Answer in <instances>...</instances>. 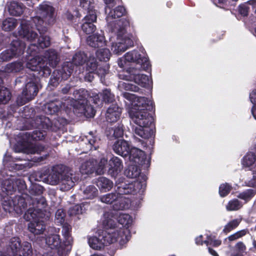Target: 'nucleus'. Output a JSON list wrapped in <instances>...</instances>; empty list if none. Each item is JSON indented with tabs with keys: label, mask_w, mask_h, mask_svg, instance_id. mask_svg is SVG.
Masks as SVG:
<instances>
[{
	"label": "nucleus",
	"mask_w": 256,
	"mask_h": 256,
	"mask_svg": "<svg viewBox=\"0 0 256 256\" xmlns=\"http://www.w3.org/2000/svg\"><path fill=\"white\" fill-rule=\"evenodd\" d=\"M65 213L63 209H58L56 212L55 221L56 222L60 224H62L64 222Z\"/></svg>",
	"instance_id": "nucleus-48"
},
{
	"label": "nucleus",
	"mask_w": 256,
	"mask_h": 256,
	"mask_svg": "<svg viewBox=\"0 0 256 256\" xmlns=\"http://www.w3.org/2000/svg\"><path fill=\"white\" fill-rule=\"evenodd\" d=\"M111 216L110 214L105 215V220H102V224L104 230H98V237L90 236L88 238V244L94 250H100L104 246L109 244L118 242L121 246H123L128 242L129 236V232L125 230L120 232L112 228L114 226V221L108 219Z\"/></svg>",
	"instance_id": "nucleus-3"
},
{
	"label": "nucleus",
	"mask_w": 256,
	"mask_h": 256,
	"mask_svg": "<svg viewBox=\"0 0 256 256\" xmlns=\"http://www.w3.org/2000/svg\"><path fill=\"white\" fill-rule=\"evenodd\" d=\"M123 134L122 126L120 124L114 128H112L110 131V134H112V136L115 138L122 137L123 136Z\"/></svg>",
	"instance_id": "nucleus-51"
},
{
	"label": "nucleus",
	"mask_w": 256,
	"mask_h": 256,
	"mask_svg": "<svg viewBox=\"0 0 256 256\" xmlns=\"http://www.w3.org/2000/svg\"><path fill=\"white\" fill-rule=\"evenodd\" d=\"M138 164L130 162L128 168L124 172L125 175L130 178H137L136 180L128 182V184H134L136 182L144 183L146 186L145 181L146 180V176L143 175H140V170L138 168Z\"/></svg>",
	"instance_id": "nucleus-21"
},
{
	"label": "nucleus",
	"mask_w": 256,
	"mask_h": 256,
	"mask_svg": "<svg viewBox=\"0 0 256 256\" xmlns=\"http://www.w3.org/2000/svg\"><path fill=\"white\" fill-rule=\"evenodd\" d=\"M92 73L88 72V74H87L85 76V80H88V82H92L94 78V76L92 74Z\"/></svg>",
	"instance_id": "nucleus-63"
},
{
	"label": "nucleus",
	"mask_w": 256,
	"mask_h": 256,
	"mask_svg": "<svg viewBox=\"0 0 256 256\" xmlns=\"http://www.w3.org/2000/svg\"><path fill=\"white\" fill-rule=\"evenodd\" d=\"M72 176L73 171L70 168L64 165H56L52 168L46 182L52 186L58 185L61 190L66 191L73 187L76 180Z\"/></svg>",
	"instance_id": "nucleus-5"
},
{
	"label": "nucleus",
	"mask_w": 256,
	"mask_h": 256,
	"mask_svg": "<svg viewBox=\"0 0 256 256\" xmlns=\"http://www.w3.org/2000/svg\"><path fill=\"white\" fill-rule=\"evenodd\" d=\"M204 244H206L207 246H212L218 247L221 244L222 242L219 240L216 239L214 236H207V239L204 241Z\"/></svg>",
	"instance_id": "nucleus-45"
},
{
	"label": "nucleus",
	"mask_w": 256,
	"mask_h": 256,
	"mask_svg": "<svg viewBox=\"0 0 256 256\" xmlns=\"http://www.w3.org/2000/svg\"><path fill=\"white\" fill-rule=\"evenodd\" d=\"M130 150V146L128 142L124 140H117L113 146L114 151L116 154L122 156H128Z\"/></svg>",
	"instance_id": "nucleus-26"
},
{
	"label": "nucleus",
	"mask_w": 256,
	"mask_h": 256,
	"mask_svg": "<svg viewBox=\"0 0 256 256\" xmlns=\"http://www.w3.org/2000/svg\"><path fill=\"white\" fill-rule=\"evenodd\" d=\"M82 193L84 198L92 199L98 196V190L94 186H88L84 189Z\"/></svg>",
	"instance_id": "nucleus-34"
},
{
	"label": "nucleus",
	"mask_w": 256,
	"mask_h": 256,
	"mask_svg": "<svg viewBox=\"0 0 256 256\" xmlns=\"http://www.w3.org/2000/svg\"><path fill=\"white\" fill-rule=\"evenodd\" d=\"M96 184L101 192H106L110 191L112 188L114 183L110 179L104 176H101L97 179Z\"/></svg>",
	"instance_id": "nucleus-28"
},
{
	"label": "nucleus",
	"mask_w": 256,
	"mask_h": 256,
	"mask_svg": "<svg viewBox=\"0 0 256 256\" xmlns=\"http://www.w3.org/2000/svg\"><path fill=\"white\" fill-rule=\"evenodd\" d=\"M248 232V229H244L239 231H238L234 233L238 239H239L244 236H246Z\"/></svg>",
	"instance_id": "nucleus-58"
},
{
	"label": "nucleus",
	"mask_w": 256,
	"mask_h": 256,
	"mask_svg": "<svg viewBox=\"0 0 256 256\" xmlns=\"http://www.w3.org/2000/svg\"><path fill=\"white\" fill-rule=\"evenodd\" d=\"M208 250L209 253L212 256H219L218 252L210 246H208Z\"/></svg>",
	"instance_id": "nucleus-62"
},
{
	"label": "nucleus",
	"mask_w": 256,
	"mask_h": 256,
	"mask_svg": "<svg viewBox=\"0 0 256 256\" xmlns=\"http://www.w3.org/2000/svg\"><path fill=\"white\" fill-rule=\"evenodd\" d=\"M232 190V186L228 183L222 184L219 187V194L220 196H227Z\"/></svg>",
	"instance_id": "nucleus-47"
},
{
	"label": "nucleus",
	"mask_w": 256,
	"mask_h": 256,
	"mask_svg": "<svg viewBox=\"0 0 256 256\" xmlns=\"http://www.w3.org/2000/svg\"><path fill=\"white\" fill-rule=\"evenodd\" d=\"M8 9L10 14L17 16L22 13L24 6L21 4L16 2H12L8 5Z\"/></svg>",
	"instance_id": "nucleus-32"
},
{
	"label": "nucleus",
	"mask_w": 256,
	"mask_h": 256,
	"mask_svg": "<svg viewBox=\"0 0 256 256\" xmlns=\"http://www.w3.org/2000/svg\"><path fill=\"white\" fill-rule=\"evenodd\" d=\"M238 10L240 13L244 16H246L248 14V8L246 4L240 5Z\"/></svg>",
	"instance_id": "nucleus-57"
},
{
	"label": "nucleus",
	"mask_w": 256,
	"mask_h": 256,
	"mask_svg": "<svg viewBox=\"0 0 256 256\" xmlns=\"http://www.w3.org/2000/svg\"><path fill=\"white\" fill-rule=\"evenodd\" d=\"M128 156L130 163L142 166L146 164V166L150 164V160L146 158L144 152L136 148H132Z\"/></svg>",
	"instance_id": "nucleus-20"
},
{
	"label": "nucleus",
	"mask_w": 256,
	"mask_h": 256,
	"mask_svg": "<svg viewBox=\"0 0 256 256\" xmlns=\"http://www.w3.org/2000/svg\"><path fill=\"white\" fill-rule=\"evenodd\" d=\"M68 212L70 216L78 214L82 212V208L80 205L76 204L70 207Z\"/></svg>",
	"instance_id": "nucleus-53"
},
{
	"label": "nucleus",
	"mask_w": 256,
	"mask_h": 256,
	"mask_svg": "<svg viewBox=\"0 0 256 256\" xmlns=\"http://www.w3.org/2000/svg\"><path fill=\"white\" fill-rule=\"evenodd\" d=\"M88 44L92 47H101L106 45V40L103 34H95L89 36L87 38Z\"/></svg>",
	"instance_id": "nucleus-27"
},
{
	"label": "nucleus",
	"mask_w": 256,
	"mask_h": 256,
	"mask_svg": "<svg viewBox=\"0 0 256 256\" xmlns=\"http://www.w3.org/2000/svg\"><path fill=\"white\" fill-rule=\"evenodd\" d=\"M252 152H248L243 158L242 164L244 168L252 170H256V144L254 146Z\"/></svg>",
	"instance_id": "nucleus-23"
},
{
	"label": "nucleus",
	"mask_w": 256,
	"mask_h": 256,
	"mask_svg": "<svg viewBox=\"0 0 256 256\" xmlns=\"http://www.w3.org/2000/svg\"><path fill=\"white\" fill-rule=\"evenodd\" d=\"M111 54L108 48H100L96 52V56L100 61L107 62Z\"/></svg>",
	"instance_id": "nucleus-37"
},
{
	"label": "nucleus",
	"mask_w": 256,
	"mask_h": 256,
	"mask_svg": "<svg viewBox=\"0 0 256 256\" xmlns=\"http://www.w3.org/2000/svg\"><path fill=\"white\" fill-rule=\"evenodd\" d=\"M106 15V20L109 30L116 36V41L111 46L112 52L116 54H120L133 46L132 36L126 33V28L130 25L129 21L125 18L118 19L122 16L126 10L122 6H118L112 9L116 4L115 0H103Z\"/></svg>",
	"instance_id": "nucleus-1"
},
{
	"label": "nucleus",
	"mask_w": 256,
	"mask_h": 256,
	"mask_svg": "<svg viewBox=\"0 0 256 256\" xmlns=\"http://www.w3.org/2000/svg\"><path fill=\"white\" fill-rule=\"evenodd\" d=\"M60 76H56V78L54 77V79L51 78L50 82L54 86L56 85L58 83V81L60 80Z\"/></svg>",
	"instance_id": "nucleus-61"
},
{
	"label": "nucleus",
	"mask_w": 256,
	"mask_h": 256,
	"mask_svg": "<svg viewBox=\"0 0 256 256\" xmlns=\"http://www.w3.org/2000/svg\"><path fill=\"white\" fill-rule=\"evenodd\" d=\"M92 132H90V136H86L87 140L91 146H92L94 145L96 141V138H95L92 137V138H90V136H92Z\"/></svg>",
	"instance_id": "nucleus-59"
},
{
	"label": "nucleus",
	"mask_w": 256,
	"mask_h": 256,
	"mask_svg": "<svg viewBox=\"0 0 256 256\" xmlns=\"http://www.w3.org/2000/svg\"><path fill=\"white\" fill-rule=\"evenodd\" d=\"M122 108L117 104L111 105L107 110L106 113V118L109 122H115L120 118L122 114Z\"/></svg>",
	"instance_id": "nucleus-25"
},
{
	"label": "nucleus",
	"mask_w": 256,
	"mask_h": 256,
	"mask_svg": "<svg viewBox=\"0 0 256 256\" xmlns=\"http://www.w3.org/2000/svg\"><path fill=\"white\" fill-rule=\"evenodd\" d=\"M70 227L68 224L62 226V234L64 238L62 243L58 234H52L44 239L46 244L52 249H56L59 256H68L70 252L73 238L71 236Z\"/></svg>",
	"instance_id": "nucleus-9"
},
{
	"label": "nucleus",
	"mask_w": 256,
	"mask_h": 256,
	"mask_svg": "<svg viewBox=\"0 0 256 256\" xmlns=\"http://www.w3.org/2000/svg\"><path fill=\"white\" fill-rule=\"evenodd\" d=\"M108 68L109 66L107 64H105L103 68H98L96 70V73L99 76L102 77L108 73Z\"/></svg>",
	"instance_id": "nucleus-55"
},
{
	"label": "nucleus",
	"mask_w": 256,
	"mask_h": 256,
	"mask_svg": "<svg viewBox=\"0 0 256 256\" xmlns=\"http://www.w3.org/2000/svg\"><path fill=\"white\" fill-rule=\"evenodd\" d=\"M44 149V147L38 143L28 142L24 148V152L28 154H39Z\"/></svg>",
	"instance_id": "nucleus-30"
},
{
	"label": "nucleus",
	"mask_w": 256,
	"mask_h": 256,
	"mask_svg": "<svg viewBox=\"0 0 256 256\" xmlns=\"http://www.w3.org/2000/svg\"><path fill=\"white\" fill-rule=\"evenodd\" d=\"M145 188L144 183L136 182L132 184H122L117 187L118 196L115 201L113 208L115 210L128 209L132 202L130 199L123 196L124 194H132L137 196L138 200L142 198V194Z\"/></svg>",
	"instance_id": "nucleus-6"
},
{
	"label": "nucleus",
	"mask_w": 256,
	"mask_h": 256,
	"mask_svg": "<svg viewBox=\"0 0 256 256\" xmlns=\"http://www.w3.org/2000/svg\"><path fill=\"white\" fill-rule=\"evenodd\" d=\"M86 58V55L84 52H80L76 54L73 57L72 62L64 63L61 74V78L62 80H66L71 75L74 68H76L78 66L83 64Z\"/></svg>",
	"instance_id": "nucleus-16"
},
{
	"label": "nucleus",
	"mask_w": 256,
	"mask_h": 256,
	"mask_svg": "<svg viewBox=\"0 0 256 256\" xmlns=\"http://www.w3.org/2000/svg\"><path fill=\"white\" fill-rule=\"evenodd\" d=\"M118 195V192L116 190V193H109L102 196L100 198V200L103 203L110 204L113 202H115Z\"/></svg>",
	"instance_id": "nucleus-41"
},
{
	"label": "nucleus",
	"mask_w": 256,
	"mask_h": 256,
	"mask_svg": "<svg viewBox=\"0 0 256 256\" xmlns=\"http://www.w3.org/2000/svg\"><path fill=\"white\" fill-rule=\"evenodd\" d=\"M202 235H200L196 237L195 240L196 244H200V245L202 244L203 243H204V242L202 241Z\"/></svg>",
	"instance_id": "nucleus-60"
},
{
	"label": "nucleus",
	"mask_w": 256,
	"mask_h": 256,
	"mask_svg": "<svg viewBox=\"0 0 256 256\" xmlns=\"http://www.w3.org/2000/svg\"><path fill=\"white\" fill-rule=\"evenodd\" d=\"M24 135L28 138V141L29 142L32 140H42L44 138L46 134L44 132L36 130L34 131L31 134L29 133L26 132Z\"/></svg>",
	"instance_id": "nucleus-38"
},
{
	"label": "nucleus",
	"mask_w": 256,
	"mask_h": 256,
	"mask_svg": "<svg viewBox=\"0 0 256 256\" xmlns=\"http://www.w3.org/2000/svg\"><path fill=\"white\" fill-rule=\"evenodd\" d=\"M86 70L90 73H92L97 70L98 63L94 57H90L86 62Z\"/></svg>",
	"instance_id": "nucleus-42"
},
{
	"label": "nucleus",
	"mask_w": 256,
	"mask_h": 256,
	"mask_svg": "<svg viewBox=\"0 0 256 256\" xmlns=\"http://www.w3.org/2000/svg\"><path fill=\"white\" fill-rule=\"evenodd\" d=\"M110 214L111 216L108 219L110 220H112L114 221V226L112 228L116 230L117 232H122L125 230H128L129 232V236L128 242L130 238V232L128 228L130 226L132 223V218L128 214L123 213H118L116 212H106L104 215V219L105 220V215Z\"/></svg>",
	"instance_id": "nucleus-14"
},
{
	"label": "nucleus",
	"mask_w": 256,
	"mask_h": 256,
	"mask_svg": "<svg viewBox=\"0 0 256 256\" xmlns=\"http://www.w3.org/2000/svg\"><path fill=\"white\" fill-rule=\"evenodd\" d=\"M108 172L112 177H116L123 168L122 160L116 156H112L108 162Z\"/></svg>",
	"instance_id": "nucleus-24"
},
{
	"label": "nucleus",
	"mask_w": 256,
	"mask_h": 256,
	"mask_svg": "<svg viewBox=\"0 0 256 256\" xmlns=\"http://www.w3.org/2000/svg\"><path fill=\"white\" fill-rule=\"evenodd\" d=\"M235 248L238 252H244L246 248V245L242 242H239L235 245Z\"/></svg>",
	"instance_id": "nucleus-56"
},
{
	"label": "nucleus",
	"mask_w": 256,
	"mask_h": 256,
	"mask_svg": "<svg viewBox=\"0 0 256 256\" xmlns=\"http://www.w3.org/2000/svg\"><path fill=\"white\" fill-rule=\"evenodd\" d=\"M54 8L47 2H43L39 6L37 12V16L33 18V22L35 24L39 32L40 36L38 38V34L35 32L32 27H30L28 22L22 20L21 21L20 26L18 31L20 36L24 38L26 40L30 42H36L32 44L28 48L30 50L32 47L38 46L43 48L48 46L50 45V38L48 36L42 34L44 31H46V24H52L54 20Z\"/></svg>",
	"instance_id": "nucleus-2"
},
{
	"label": "nucleus",
	"mask_w": 256,
	"mask_h": 256,
	"mask_svg": "<svg viewBox=\"0 0 256 256\" xmlns=\"http://www.w3.org/2000/svg\"><path fill=\"white\" fill-rule=\"evenodd\" d=\"M227 239L230 241V242H232V241H234V240H238L236 236H235V234H231L228 237Z\"/></svg>",
	"instance_id": "nucleus-64"
},
{
	"label": "nucleus",
	"mask_w": 256,
	"mask_h": 256,
	"mask_svg": "<svg viewBox=\"0 0 256 256\" xmlns=\"http://www.w3.org/2000/svg\"><path fill=\"white\" fill-rule=\"evenodd\" d=\"M107 163V160L104 158H102L97 164V162L95 164L96 172L98 174H103L106 171V164Z\"/></svg>",
	"instance_id": "nucleus-43"
},
{
	"label": "nucleus",
	"mask_w": 256,
	"mask_h": 256,
	"mask_svg": "<svg viewBox=\"0 0 256 256\" xmlns=\"http://www.w3.org/2000/svg\"><path fill=\"white\" fill-rule=\"evenodd\" d=\"M38 208H30L24 214V218L30 221L28 225L29 231L34 235H38L42 234L46 229V226L43 220L44 214L40 208V204L42 207L46 205V201L42 198L37 202Z\"/></svg>",
	"instance_id": "nucleus-11"
},
{
	"label": "nucleus",
	"mask_w": 256,
	"mask_h": 256,
	"mask_svg": "<svg viewBox=\"0 0 256 256\" xmlns=\"http://www.w3.org/2000/svg\"><path fill=\"white\" fill-rule=\"evenodd\" d=\"M80 6L84 9L87 10L88 14L94 11V0H80Z\"/></svg>",
	"instance_id": "nucleus-46"
},
{
	"label": "nucleus",
	"mask_w": 256,
	"mask_h": 256,
	"mask_svg": "<svg viewBox=\"0 0 256 256\" xmlns=\"http://www.w3.org/2000/svg\"><path fill=\"white\" fill-rule=\"evenodd\" d=\"M103 100L106 102H112L114 100V95L111 93L108 89H106L103 90L102 94Z\"/></svg>",
	"instance_id": "nucleus-50"
},
{
	"label": "nucleus",
	"mask_w": 256,
	"mask_h": 256,
	"mask_svg": "<svg viewBox=\"0 0 256 256\" xmlns=\"http://www.w3.org/2000/svg\"><path fill=\"white\" fill-rule=\"evenodd\" d=\"M118 66L126 71L129 68L146 70L150 66V62L143 49L126 52L118 60Z\"/></svg>",
	"instance_id": "nucleus-10"
},
{
	"label": "nucleus",
	"mask_w": 256,
	"mask_h": 256,
	"mask_svg": "<svg viewBox=\"0 0 256 256\" xmlns=\"http://www.w3.org/2000/svg\"><path fill=\"white\" fill-rule=\"evenodd\" d=\"M74 98L76 104L74 107L78 112L84 114L87 118L93 117L95 114V110L93 107L88 104V102L93 101L95 104L100 102L98 94L96 92L88 93L87 90L80 89L74 92Z\"/></svg>",
	"instance_id": "nucleus-8"
},
{
	"label": "nucleus",
	"mask_w": 256,
	"mask_h": 256,
	"mask_svg": "<svg viewBox=\"0 0 256 256\" xmlns=\"http://www.w3.org/2000/svg\"><path fill=\"white\" fill-rule=\"evenodd\" d=\"M242 221V218H238L234 219L230 221L225 226L223 229V232L224 233H228L232 230L236 228Z\"/></svg>",
	"instance_id": "nucleus-39"
},
{
	"label": "nucleus",
	"mask_w": 256,
	"mask_h": 256,
	"mask_svg": "<svg viewBox=\"0 0 256 256\" xmlns=\"http://www.w3.org/2000/svg\"><path fill=\"white\" fill-rule=\"evenodd\" d=\"M59 62L56 52L54 50H48L45 52L44 58L39 56L29 60L26 66V68L32 71L46 70L50 74V70L47 65L52 68H55Z\"/></svg>",
	"instance_id": "nucleus-13"
},
{
	"label": "nucleus",
	"mask_w": 256,
	"mask_h": 256,
	"mask_svg": "<svg viewBox=\"0 0 256 256\" xmlns=\"http://www.w3.org/2000/svg\"><path fill=\"white\" fill-rule=\"evenodd\" d=\"M26 44L18 39L13 40L10 48L2 52L0 54V58L3 61H8L15 56L23 54Z\"/></svg>",
	"instance_id": "nucleus-17"
},
{
	"label": "nucleus",
	"mask_w": 256,
	"mask_h": 256,
	"mask_svg": "<svg viewBox=\"0 0 256 256\" xmlns=\"http://www.w3.org/2000/svg\"><path fill=\"white\" fill-rule=\"evenodd\" d=\"M18 22L14 18H8L2 22V28L5 31H10L14 29Z\"/></svg>",
	"instance_id": "nucleus-35"
},
{
	"label": "nucleus",
	"mask_w": 256,
	"mask_h": 256,
	"mask_svg": "<svg viewBox=\"0 0 256 256\" xmlns=\"http://www.w3.org/2000/svg\"><path fill=\"white\" fill-rule=\"evenodd\" d=\"M123 97L127 100L126 103L131 105L132 108L130 110L142 111L146 110L152 107V102L149 98L145 97H138L135 94L124 92Z\"/></svg>",
	"instance_id": "nucleus-15"
},
{
	"label": "nucleus",
	"mask_w": 256,
	"mask_h": 256,
	"mask_svg": "<svg viewBox=\"0 0 256 256\" xmlns=\"http://www.w3.org/2000/svg\"><path fill=\"white\" fill-rule=\"evenodd\" d=\"M23 68V63L18 61L7 64L5 68V71L8 73L16 72L20 71Z\"/></svg>",
	"instance_id": "nucleus-36"
},
{
	"label": "nucleus",
	"mask_w": 256,
	"mask_h": 256,
	"mask_svg": "<svg viewBox=\"0 0 256 256\" xmlns=\"http://www.w3.org/2000/svg\"><path fill=\"white\" fill-rule=\"evenodd\" d=\"M2 79L0 78V104H5L10 99L11 94L9 90L3 86Z\"/></svg>",
	"instance_id": "nucleus-31"
},
{
	"label": "nucleus",
	"mask_w": 256,
	"mask_h": 256,
	"mask_svg": "<svg viewBox=\"0 0 256 256\" xmlns=\"http://www.w3.org/2000/svg\"><path fill=\"white\" fill-rule=\"evenodd\" d=\"M252 174V178L246 183V186L256 189V170H253Z\"/></svg>",
	"instance_id": "nucleus-54"
},
{
	"label": "nucleus",
	"mask_w": 256,
	"mask_h": 256,
	"mask_svg": "<svg viewBox=\"0 0 256 256\" xmlns=\"http://www.w3.org/2000/svg\"><path fill=\"white\" fill-rule=\"evenodd\" d=\"M38 89L36 84L33 82H28L26 85L20 96L17 98V103L20 106L24 104L26 102L32 100L36 95Z\"/></svg>",
	"instance_id": "nucleus-19"
},
{
	"label": "nucleus",
	"mask_w": 256,
	"mask_h": 256,
	"mask_svg": "<svg viewBox=\"0 0 256 256\" xmlns=\"http://www.w3.org/2000/svg\"><path fill=\"white\" fill-rule=\"evenodd\" d=\"M256 195V189L248 188L240 192L237 198L248 202Z\"/></svg>",
	"instance_id": "nucleus-33"
},
{
	"label": "nucleus",
	"mask_w": 256,
	"mask_h": 256,
	"mask_svg": "<svg viewBox=\"0 0 256 256\" xmlns=\"http://www.w3.org/2000/svg\"><path fill=\"white\" fill-rule=\"evenodd\" d=\"M48 110V112L52 114L59 110L60 109V103L58 102H51L47 104L46 106Z\"/></svg>",
	"instance_id": "nucleus-49"
},
{
	"label": "nucleus",
	"mask_w": 256,
	"mask_h": 256,
	"mask_svg": "<svg viewBox=\"0 0 256 256\" xmlns=\"http://www.w3.org/2000/svg\"><path fill=\"white\" fill-rule=\"evenodd\" d=\"M26 188L24 182L21 178H18L14 176H10L4 180L2 184V189L8 196L12 194V192L18 190H22ZM2 205L4 210L9 212L14 211L17 214H22L26 210V202L24 198L16 196L12 199L8 196L4 197L2 200Z\"/></svg>",
	"instance_id": "nucleus-4"
},
{
	"label": "nucleus",
	"mask_w": 256,
	"mask_h": 256,
	"mask_svg": "<svg viewBox=\"0 0 256 256\" xmlns=\"http://www.w3.org/2000/svg\"><path fill=\"white\" fill-rule=\"evenodd\" d=\"M129 114L132 122L137 125L134 128L135 134L144 138L152 136L154 132L148 127L152 122V118L148 111L130 110Z\"/></svg>",
	"instance_id": "nucleus-12"
},
{
	"label": "nucleus",
	"mask_w": 256,
	"mask_h": 256,
	"mask_svg": "<svg viewBox=\"0 0 256 256\" xmlns=\"http://www.w3.org/2000/svg\"><path fill=\"white\" fill-rule=\"evenodd\" d=\"M249 98L250 102L253 104L251 110L252 114L256 120V89L250 94Z\"/></svg>",
	"instance_id": "nucleus-44"
},
{
	"label": "nucleus",
	"mask_w": 256,
	"mask_h": 256,
	"mask_svg": "<svg viewBox=\"0 0 256 256\" xmlns=\"http://www.w3.org/2000/svg\"><path fill=\"white\" fill-rule=\"evenodd\" d=\"M96 20V14L95 11H92L84 18V23L82 26V31L86 34L94 32L96 29V26L93 24Z\"/></svg>",
	"instance_id": "nucleus-22"
},
{
	"label": "nucleus",
	"mask_w": 256,
	"mask_h": 256,
	"mask_svg": "<svg viewBox=\"0 0 256 256\" xmlns=\"http://www.w3.org/2000/svg\"><path fill=\"white\" fill-rule=\"evenodd\" d=\"M140 70H134L133 68H129L126 71L118 74L120 78L126 80V82H119L118 88L120 91L130 90L134 92H138L139 88L128 81L134 80L136 84L142 87L146 88L151 84L150 78L143 74H140Z\"/></svg>",
	"instance_id": "nucleus-7"
},
{
	"label": "nucleus",
	"mask_w": 256,
	"mask_h": 256,
	"mask_svg": "<svg viewBox=\"0 0 256 256\" xmlns=\"http://www.w3.org/2000/svg\"><path fill=\"white\" fill-rule=\"evenodd\" d=\"M10 246L13 253L16 254L15 256H28L32 253V247L28 242H24L21 246L18 238L11 239Z\"/></svg>",
	"instance_id": "nucleus-18"
},
{
	"label": "nucleus",
	"mask_w": 256,
	"mask_h": 256,
	"mask_svg": "<svg viewBox=\"0 0 256 256\" xmlns=\"http://www.w3.org/2000/svg\"><path fill=\"white\" fill-rule=\"evenodd\" d=\"M43 189L41 186L34 184L32 186L30 192L32 195L40 196L43 192Z\"/></svg>",
	"instance_id": "nucleus-52"
},
{
	"label": "nucleus",
	"mask_w": 256,
	"mask_h": 256,
	"mask_svg": "<svg viewBox=\"0 0 256 256\" xmlns=\"http://www.w3.org/2000/svg\"><path fill=\"white\" fill-rule=\"evenodd\" d=\"M96 163V161L94 159L83 162L80 168V172L85 174L93 173L95 170Z\"/></svg>",
	"instance_id": "nucleus-29"
},
{
	"label": "nucleus",
	"mask_w": 256,
	"mask_h": 256,
	"mask_svg": "<svg viewBox=\"0 0 256 256\" xmlns=\"http://www.w3.org/2000/svg\"><path fill=\"white\" fill-rule=\"evenodd\" d=\"M242 206V203L238 199L234 198L228 202L226 206V209L228 211L237 210Z\"/></svg>",
	"instance_id": "nucleus-40"
}]
</instances>
